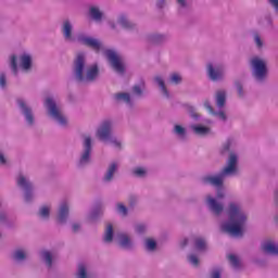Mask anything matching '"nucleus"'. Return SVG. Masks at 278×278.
<instances>
[{"label": "nucleus", "mask_w": 278, "mask_h": 278, "mask_svg": "<svg viewBox=\"0 0 278 278\" xmlns=\"http://www.w3.org/2000/svg\"><path fill=\"white\" fill-rule=\"evenodd\" d=\"M228 220L220 225L224 233H228L232 238H242L244 236V227L249 220V215L238 202H230L227 210Z\"/></svg>", "instance_id": "f257e3e1"}, {"label": "nucleus", "mask_w": 278, "mask_h": 278, "mask_svg": "<svg viewBox=\"0 0 278 278\" xmlns=\"http://www.w3.org/2000/svg\"><path fill=\"white\" fill-rule=\"evenodd\" d=\"M73 76L78 84H94L101 75L99 64L86 66V53L78 52L73 61Z\"/></svg>", "instance_id": "f03ea898"}, {"label": "nucleus", "mask_w": 278, "mask_h": 278, "mask_svg": "<svg viewBox=\"0 0 278 278\" xmlns=\"http://www.w3.org/2000/svg\"><path fill=\"white\" fill-rule=\"evenodd\" d=\"M238 175V154L230 153L226 162V166L217 175H206L201 178L203 186H213L214 188H223L227 177H236Z\"/></svg>", "instance_id": "7ed1b4c3"}, {"label": "nucleus", "mask_w": 278, "mask_h": 278, "mask_svg": "<svg viewBox=\"0 0 278 278\" xmlns=\"http://www.w3.org/2000/svg\"><path fill=\"white\" fill-rule=\"evenodd\" d=\"M74 26L73 22L70 18H65L61 23V34L63 36V40L68 43H75L79 42L80 45H84L85 47H89L90 49H93L94 51H101V42L92 37L86 36L84 34H78L77 37L73 34Z\"/></svg>", "instance_id": "20e7f679"}, {"label": "nucleus", "mask_w": 278, "mask_h": 278, "mask_svg": "<svg viewBox=\"0 0 278 278\" xmlns=\"http://www.w3.org/2000/svg\"><path fill=\"white\" fill-rule=\"evenodd\" d=\"M96 136L102 142H111L115 149H121V141L114 137V119H103L96 131Z\"/></svg>", "instance_id": "39448f33"}, {"label": "nucleus", "mask_w": 278, "mask_h": 278, "mask_svg": "<svg viewBox=\"0 0 278 278\" xmlns=\"http://www.w3.org/2000/svg\"><path fill=\"white\" fill-rule=\"evenodd\" d=\"M251 75L256 84H266L268 80V64L264 59L254 56L250 60Z\"/></svg>", "instance_id": "423d86ee"}, {"label": "nucleus", "mask_w": 278, "mask_h": 278, "mask_svg": "<svg viewBox=\"0 0 278 278\" xmlns=\"http://www.w3.org/2000/svg\"><path fill=\"white\" fill-rule=\"evenodd\" d=\"M45 108L47 109L50 118H52L56 125L60 127H68V118H66V115L62 112V108L58 105V102H55L53 98H46Z\"/></svg>", "instance_id": "0eeeda50"}, {"label": "nucleus", "mask_w": 278, "mask_h": 278, "mask_svg": "<svg viewBox=\"0 0 278 278\" xmlns=\"http://www.w3.org/2000/svg\"><path fill=\"white\" fill-rule=\"evenodd\" d=\"M16 106L17 110L23 116L25 124L27 127H35L36 126V113L34 112V108L29 105V102L23 98L16 99Z\"/></svg>", "instance_id": "6e6552de"}, {"label": "nucleus", "mask_w": 278, "mask_h": 278, "mask_svg": "<svg viewBox=\"0 0 278 278\" xmlns=\"http://www.w3.org/2000/svg\"><path fill=\"white\" fill-rule=\"evenodd\" d=\"M92 164V137L86 136L83 140V150L77 162L78 168H86Z\"/></svg>", "instance_id": "1a4fd4ad"}, {"label": "nucleus", "mask_w": 278, "mask_h": 278, "mask_svg": "<svg viewBox=\"0 0 278 278\" xmlns=\"http://www.w3.org/2000/svg\"><path fill=\"white\" fill-rule=\"evenodd\" d=\"M15 182L20 190L24 192V201L25 203H31L34 201V182L29 179V177L24 174H18L15 178Z\"/></svg>", "instance_id": "9d476101"}, {"label": "nucleus", "mask_w": 278, "mask_h": 278, "mask_svg": "<svg viewBox=\"0 0 278 278\" xmlns=\"http://www.w3.org/2000/svg\"><path fill=\"white\" fill-rule=\"evenodd\" d=\"M206 74L211 81H223L225 79V65L223 63H207Z\"/></svg>", "instance_id": "9b49d317"}, {"label": "nucleus", "mask_w": 278, "mask_h": 278, "mask_svg": "<svg viewBox=\"0 0 278 278\" xmlns=\"http://www.w3.org/2000/svg\"><path fill=\"white\" fill-rule=\"evenodd\" d=\"M104 55L115 73H118V75H125V64H123V61L116 51L108 49L104 51Z\"/></svg>", "instance_id": "f8f14e48"}, {"label": "nucleus", "mask_w": 278, "mask_h": 278, "mask_svg": "<svg viewBox=\"0 0 278 278\" xmlns=\"http://www.w3.org/2000/svg\"><path fill=\"white\" fill-rule=\"evenodd\" d=\"M205 204L214 216H220V214L225 212V205H223V203L218 202V200L212 195H206Z\"/></svg>", "instance_id": "ddd939ff"}, {"label": "nucleus", "mask_w": 278, "mask_h": 278, "mask_svg": "<svg viewBox=\"0 0 278 278\" xmlns=\"http://www.w3.org/2000/svg\"><path fill=\"white\" fill-rule=\"evenodd\" d=\"M117 244L121 249L124 251H134L135 244L134 240H131V237L127 235L126 232H119L116 235Z\"/></svg>", "instance_id": "4468645a"}, {"label": "nucleus", "mask_w": 278, "mask_h": 278, "mask_svg": "<svg viewBox=\"0 0 278 278\" xmlns=\"http://www.w3.org/2000/svg\"><path fill=\"white\" fill-rule=\"evenodd\" d=\"M20 68L22 73H31L34 71V59L31 54L24 53L20 56Z\"/></svg>", "instance_id": "2eb2a0df"}, {"label": "nucleus", "mask_w": 278, "mask_h": 278, "mask_svg": "<svg viewBox=\"0 0 278 278\" xmlns=\"http://www.w3.org/2000/svg\"><path fill=\"white\" fill-rule=\"evenodd\" d=\"M70 212H71V208L67 202H62L59 205L56 220L58 223H60V225H66V220H68Z\"/></svg>", "instance_id": "dca6fc26"}, {"label": "nucleus", "mask_w": 278, "mask_h": 278, "mask_svg": "<svg viewBox=\"0 0 278 278\" xmlns=\"http://www.w3.org/2000/svg\"><path fill=\"white\" fill-rule=\"evenodd\" d=\"M11 257L16 264H23L29 260V252L25 248H16L13 250Z\"/></svg>", "instance_id": "f3484780"}, {"label": "nucleus", "mask_w": 278, "mask_h": 278, "mask_svg": "<svg viewBox=\"0 0 278 278\" xmlns=\"http://www.w3.org/2000/svg\"><path fill=\"white\" fill-rule=\"evenodd\" d=\"M261 249L265 255L278 256V245L273 240H265L261 244Z\"/></svg>", "instance_id": "a211bd4d"}, {"label": "nucleus", "mask_w": 278, "mask_h": 278, "mask_svg": "<svg viewBox=\"0 0 278 278\" xmlns=\"http://www.w3.org/2000/svg\"><path fill=\"white\" fill-rule=\"evenodd\" d=\"M117 23L123 29H126V31H136V29H138L136 23L129 21V18L125 14H121L117 17Z\"/></svg>", "instance_id": "6ab92c4d"}, {"label": "nucleus", "mask_w": 278, "mask_h": 278, "mask_svg": "<svg viewBox=\"0 0 278 278\" xmlns=\"http://www.w3.org/2000/svg\"><path fill=\"white\" fill-rule=\"evenodd\" d=\"M104 212L105 205L102 202L96 203L89 213V220H99V218L103 217Z\"/></svg>", "instance_id": "aec40b11"}, {"label": "nucleus", "mask_w": 278, "mask_h": 278, "mask_svg": "<svg viewBox=\"0 0 278 278\" xmlns=\"http://www.w3.org/2000/svg\"><path fill=\"white\" fill-rule=\"evenodd\" d=\"M116 170H118V163H111L104 173V176L102 177L103 184H112V181H114V175H116Z\"/></svg>", "instance_id": "412c9836"}, {"label": "nucleus", "mask_w": 278, "mask_h": 278, "mask_svg": "<svg viewBox=\"0 0 278 278\" xmlns=\"http://www.w3.org/2000/svg\"><path fill=\"white\" fill-rule=\"evenodd\" d=\"M190 129L195 136H201L202 138H205V136H211L212 134V128L202 124H193L190 126Z\"/></svg>", "instance_id": "4be33fe9"}, {"label": "nucleus", "mask_w": 278, "mask_h": 278, "mask_svg": "<svg viewBox=\"0 0 278 278\" xmlns=\"http://www.w3.org/2000/svg\"><path fill=\"white\" fill-rule=\"evenodd\" d=\"M116 103H126L129 108H134V101H131V94L127 92H118L114 94Z\"/></svg>", "instance_id": "5701e85b"}, {"label": "nucleus", "mask_w": 278, "mask_h": 278, "mask_svg": "<svg viewBox=\"0 0 278 278\" xmlns=\"http://www.w3.org/2000/svg\"><path fill=\"white\" fill-rule=\"evenodd\" d=\"M154 84H156V86H159L162 94L166 98V99H170V92H168V89L166 88V81H164V77L157 75L154 77Z\"/></svg>", "instance_id": "b1692460"}, {"label": "nucleus", "mask_w": 278, "mask_h": 278, "mask_svg": "<svg viewBox=\"0 0 278 278\" xmlns=\"http://www.w3.org/2000/svg\"><path fill=\"white\" fill-rule=\"evenodd\" d=\"M173 134H175L181 142H186L188 140V131L186 130V127L181 125H175Z\"/></svg>", "instance_id": "393cba45"}, {"label": "nucleus", "mask_w": 278, "mask_h": 278, "mask_svg": "<svg viewBox=\"0 0 278 278\" xmlns=\"http://www.w3.org/2000/svg\"><path fill=\"white\" fill-rule=\"evenodd\" d=\"M89 16L92 21H96V23H101L103 21V12H101V9H99V7H90Z\"/></svg>", "instance_id": "a878e982"}, {"label": "nucleus", "mask_w": 278, "mask_h": 278, "mask_svg": "<svg viewBox=\"0 0 278 278\" xmlns=\"http://www.w3.org/2000/svg\"><path fill=\"white\" fill-rule=\"evenodd\" d=\"M215 103L218 110H223L227 103V92L225 90H219L215 96Z\"/></svg>", "instance_id": "bb28decb"}, {"label": "nucleus", "mask_w": 278, "mask_h": 278, "mask_svg": "<svg viewBox=\"0 0 278 278\" xmlns=\"http://www.w3.org/2000/svg\"><path fill=\"white\" fill-rule=\"evenodd\" d=\"M144 88H147V85L144 80L141 79L139 84L132 86L131 92L135 97L140 99L144 96Z\"/></svg>", "instance_id": "cd10ccee"}, {"label": "nucleus", "mask_w": 278, "mask_h": 278, "mask_svg": "<svg viewBox=\"0 0 278 278\" xmlns=\"http://www.w3.org/2000/svg\"><path fill=\"white\" fill-rule=\"evenodd\" d=\"M231 147H233V139H227L219 150L220 155H227V153H229V155H231V153L238 155V153L231 152Z\"/></svg>", "instance_id": "c85d7f7f"}, {"label": "nucleus", "mask_w": 278, "mask_h": 278, "mask_svg": "<svg viewBox=\"0 0 278 278\" xmlns=\"http://www.w3.org/2000/svg\"><path fill=\"white\" fill-rule=\"evenodd\" d=\"M76 278H92L90 273H88V267L86 266V264L84 263L78 264L77 270H76Z\"/></svg>", "instance_id": "c756f323"}, {"label": "nucleus", "mask_w": 278, "mask_h": 278, "mask_svg": "<svg viewBox=\"0 0 278 278\" xmlns=\"http://www.w3.org/2000/svg\"><path fill=\"white\" fill-rule=\"evenodd\" d=\"M104 242L106 244H110L114 240V226L112 224H108L105 231H104V237H103Z\"/></svg>", "instance_id": "7c9ffc66"}, {"label": "nucleus", "mask_w": 278, "mask_h": 278, "mask_svg": "<svg viewBox=\"0 0 278 278\" xmlns=\"http://www.w3.org/2000/svg\"><path fill=\"white\" fill-rule=\"evenodd\" d=\"M41 260L45 262L47 268L53 267V254L47 250L41 252Z\"/></svg>", "instance_id": "2f4dec72"}, {"label": "nucleus", "mask_w": 278, "mask_h": 278, "mask_svg": "<svg viewBox=\"0 0 278 278\" xmlns=\"http://www.w3.org/2000/svg\"><path fill=\"white\" fill-rule=\"evenodd\" d=\"M166 40H168L166 35L153 34L150 36V42H153L154 45H162L163 42H166Z\"/></svg>", "instance_id": "473e14b6"}, {"label": "nucleus", "mask_w": 278, "mask_h": 278, "mask_svg": "<svg viewBox=\"0 0 278 278\" xmlns=\"http://www.w3.org/2000/svg\"><path fill=\"white\" fill-rule=\"evenodd\" d=\"M10 68L16 77L18 75V58L15 54L10 56Z\"/></svg>", "instance_id": "72a5a7b5"}, {"label": "nucleus", "mask_w": 278, "mask_h": 278, "mask_svg": "<svg viewBox=\"0 0 278 278\" xmlns=\"http://www.w3.org/2000/svg\"><path fill=\"white\" fill-rule=\"evenodd\" d=\"M186 110H187L190 118H192V121L201 119V114L199 112H197V108H194L193 105L187 104Z\"/></svg>", "instance_id": "f704fd0d"}, {"label": "nucleus", "mask_w": 278, "mask_h": 278, "mask_svg": "<svg viewBox=\"0 0 278 278\" xmlns=\"http://www.w3.org/2000/svg\"><path fill=\"white\" fill-rule=\"evenodd\" d=\"M169 84L173 86H179L184 81V77L179 73H172L168 78Z\"/></svg>", "instance_id": "c9c22d12"}, {"label": "nucleus", "mask_w": 278, "mask_h": 278, "mask_svg": "<svg viewBox=\"0 0 278 278\" xmlns=\"http://www.w3.org/2000/svg\"><path fill=\"white\" fill-rule=\"evenodd\" d=\"M39 218H42V220H49V216H51V208L49 206H41L38 212Z\"/></svg>", "instance_id": "e433bc0d"}, {"label": "nucleus", "mask_w": 278, "mask_h": 278, "mask_svg": "<svg viewBox=\"0 0 278 278\" xmlns=\"http://www.w3.org/2000/svg\"><path fill=\"white\" fill-rule=\"evenodd\" d=\"M194 249L195 251H205V249H207V243L205 242V239L197 238L194 240Z\"/></svg>", "instance_id": "4c0bfd02"}, {"label": "nucleus", "mask_w": 278, "mask_h": 278, "mask_svg": "<svg viewBox=\"0 0 278 278\" xmlns=\"http://www.w3.org/2000/svg\"><path fill=\"white\" fill-rule=\"evenodd\" d=\"M144 247L146 250H148L150 253H153V251L157 249V242L153 239H146Z\"/></svg>", "instance_id": "58836bf2"}, {"label": "nucleus", "mask_w": 278, "mask_h": 278, "mask_svg": "<svg viewBox=\"0 0 278 278\" xmlns=\"http://www.w3.org/2000/svg\"><path fill=\"white\" fill-rule=\"evenodd\" d=\"M176 3L178 5L179 14H184V10H188L190 8V2H188V0H176Z\"/></svg>", "instance_id": "ea45409f"}, {"label": "nucleus", "mask_w": 278, "mask_h": 278, "mask_svg": "<svg viewBox=\"0 0 278 278\" xmlns=\"http://www.w3.org/2000/svg\"><path fill=\"white\" fill-rule=\"evenodd\" d=\"M235 87H236V90L238 92V97L239 99H244V85L242 84V81L240 80H236L235 81Z\"/></svg>", "instance_id": "a19ab883"}, {"label": "nucleus", "mask_w": 278, "mask_h": 278, "mask_svg": "<svg viewBox=\"0 0 278 278\" xmlns=\"http://www.w3.org/2000/svg\"><path fill=\"white\" fill-rule=\"evenodd\" d=\"M252 38L254 40V43L255 46L258 48V49H262L264 47V40H262V35H260V33L257 31H254L252 34Z\"/></svg>", "instance_id": "79ce46f5"}, {"label": "nucleus", "mask_w": 278, "mask_h": 278, "mask_svg": "<svg viewBox=\"0 0 278 278\" xmlns=\"http://www.w3.org/2000/svg\"><path fill=\"white\" fill-rule=\"evenodd\" d=\"M228 260L235 270H238V268H240V258H238L236 254L228 255Z\"/></svg>", "instance_id": "37998d69"}, {"label": "nucleus", "mask_w": 278, "mask_h": 278, "mask_svg": "<svg viewBox=\"0 0 278 278\" xmlns=\"http://www.w3.org/2000/svg\"><path fill=\"white\" fill-rule=\"evenodd\" d=\"M148 229H149V226H147V224L144 223H139L135 225V231L136 233H139V236L147 233Z\"/></svg>", "instance_id": "c03bdc74"}, {"label": "nucleus", "mask_w": 278, "mask_h": 278, "mask_svg": "<svg viewBox=\"0 0 278 278\" xmlns=\"http://www.w3.org/2000/svg\"><path fill=\"white\" fill-rule=\"evenodd\" d=\"M132 175L135 177H139V178L147 177V168H144V167H135L132 169Z\"/></svg>", "instance_id": "a18cd8bd"}, {"label": "nucleus", "mask_w": 278, "mask_h": 278, "mask_svg": "<svg viewBox=\"0 0 278 278\" xmlns=\"http://www.w3.org/2000/svg\"><path fill=\"white\" fill-rule=\"evenodd\" d=\"M0 88L5 90L8 88V76L2 72L0 73Z\"/></svg>", "instance_id": "49530a36"}, {"label": "nucleus", "mask_w": 278, "mask_h": 278, "mask_svg": "<svg viewBox=\"0 0 278 278\" xmlns=\"http://www.w3.org/2000/svg\"><path fill=\"white\" fill-rule=\"evenodd\" d=\"M116 211L122 215V216H127L129 214V211L127 210V206L123 203H117L116 205Z\"/></svg>", "instance_id": "de8ad7c7"}, {"label": "nucleus", "mask_w": 278, "mask_h": 278, "mask_svg": "<svg viewBox=\"0 0 278 278\" xmlns=\"http://www.w3.org/2000/svg\"><path fill=\"white\" fill-rule=\"evenodd\" d=\"M187 260L189 262V264H191V266H199V256L195 254H189L187 256Z\"/></svg>", "instance_id": "09e8293b"}, {"label": "nucleus", "mask_w": 278, "mask_h": 278, "mask_svg": "<svg viewBox=\"0 0 278 278\" xmlns=\"http://www.w3.org/2000/svg\"><path fill=\"white\" fill-rule=\"evenodd\" d=\"M212 115L216 116L223 123H227V114H225L224 111H218V112L214 111Z\"/></svg>", "instance_id": "8fccbe9b"}, {"label": "nucleus", "mask_w": 278, "mask_h": 278, "mask_svg": "<svg viewBox=\"0 0 278 278\" xmlns=\"http://www.w3.org/2000/svg\"><path fill=\"white\" fill-rule=\"evenodd\" d=\"M8 164V156L3 150H0V166H5Z\"/></svg>", "instance_id": "3c124183"}, {"label": "nucleus", "mask_w": 278, "mask_h": 278, "mask_svg": "<svg viewBox=\"0 0 278 278\" xmlns=\"http://www.w3.org/2000/svg\"><path fill=\"white\" fill-rule=\"evenodd\" d=\"M0 225H8V214L0 213Z\"/></svg>", "instance_id": "603ef678"}, {"label": "nucleus", "mask_w": 278, "mask_h": 278, "mask_svg": "<svg viewBox=\"0 0 278 278\" xmlns=\"http://www.w3.org/2000/svg\"><path fill=\"white\" fill-rule=\"evenodd\" d=\"M204 108L210 112V114H214V108H212V104L210 103V101H205L204 102Z\"/></svg>", "instance_id": "864d4df0"}, {"label": "nucleus", "mask_w": 278, "mask_h": 278, "mask_svg": "<svg viewBox=\"0 0 278 278\" xmlns=\"http://www.w3.org/2000/svg\"><path fill=\"white\" fill-rule=\"evenodd\" d=\"M270 5L274 8L276 14H278V0H268Z\"/></svg>", "instance_id": "5fc2aeb1"}, {"label": "nucleus", "mask_w": 278, "mask_h": 278, "mask_svg": "<svg viewBox=\"0 0 278 278\" xmlns=\"http://www.w3.org/2000/svg\"><path fill=\"white\" fill-rule=\"evenodd\" d=\"M80 229H81V225L80 224L75 223V224L72 225V231L74 233H77Z\"/></svg>", "instance_id": "6e6d98bb"}, {"label": "nucleus", "mask_w": 278, "mask_h": 278, "mask_svg": "<svg viewBox=\"0 0 278 278\" xmlns=\"http://www.w3.org/2000/svg\"><path fill=\"white\" fill-rule=\"evenodd\" d=\"M211 278H220V269H213L211 273Z\"/></svg>", "instance_id": "4d7b16f0"}, {"label": "nucleus", "mask_w": 278, "mask_h": 278, "mask_svg": "<svg viewBox=\"0 0 278 278\" xmlns=\"http://www.w3.org/2000/svg\"><path fill=\"white\" fill-rule=\"evenodd\" d=\"M164 5H166V0H157L156 8L159 10H162L164 8Z\"/></svg>", "instance_id": "13d9d810"}, {"label": "nucleus", "mask_w": 278, "mask_h": 278, "mask_svg": "<svg viewBox=\"0 0 278 278\" xmlns=\"http://www.w3.org/2000/svg\"><path fill=\"white\" fill-rule=\"evenodd\" d=\"M265 21H266V27H269V29H273V18H270V16H266Z\"/></svg>", "instance_id": "bf43d9fd"}, {"label": "nucleus", "mask_w": 278, "mask_h": 278, "mask_svg": "<svg viewBox=\"0 0 278 278\" xmlns=\"http://www.w3.org/2000/svg\"><path fill=\"white\" fill-rule=\"evenodd\" d=\"M137 201H138V198H136L135 195L129 197V204L131 205V207L136 205Z\"/></svg>", "instance_id": "052dcab7"}, {"label": "nucleus", "mask_w": 278, "mask_h": 278, "mask_svg": "<svg viewBox=\"0 0 278 278\" xmlns=\"http://www.w3.org/2000/svg\"><path fill=\"white\" fill-rule=\"evenodd\" d=\"M180 247H181V249H186V247H188V238H185V239L180 242Z\"/></svg>", "instance_id": "680f3d73"}, {"label": "nucleus", "mask_w": 278, "mask_h": 278, "mask_svg": "<svg viewBox=\"0 0 278 278\" xmlns=\"http://www.w3.org/2000/svg\"><path fill=\"white\" fill-rule=\"evenodd\" d=\"M224 197L225 194L223 193V191L217 192V199H223Z\"/></svg>", "instance_id": "e2e57ef3"}, {"label": "nucleus", "mask_w": 278, "mask_h": 278, "mask_svg": "<svg viewBox=\"0 0 278 278\" xmlns=\"http://www.w3.org/2000/svg\"><path fill=\"white\" fill-rule=\"evenodd\" d=\"M203 123H204L205 125H212V122H211L210 119H204Z\"/></svg>", "instance_id": "0e129e2a"}, {"label": "nucleus", "mask_w": 278, "mask_h": 278, "mask_svg": "<svg viewBox=\"0 0 278 278\" xmlns=\"http://www.w3.org/2000/svg\"><path fill=\"white\" fill-rule=\"evenodd\" d=\"M110 25H111V29H116V24L114 22H112Z\"/></svg>", "instance_id": "69168bd1"}]
</instances>
